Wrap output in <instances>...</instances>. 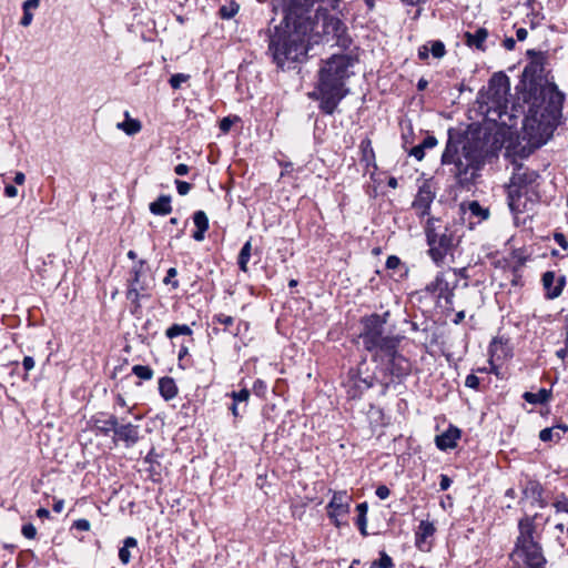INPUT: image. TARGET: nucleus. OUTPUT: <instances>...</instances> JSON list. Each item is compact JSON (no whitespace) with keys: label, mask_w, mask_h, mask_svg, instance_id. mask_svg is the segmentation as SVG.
I'll use <instances>...</instances> for the list:
<instances>
[{"label":"nucleus","mask_w":568,"mask_h":568,"mask_svg":"<svg viewBox=\"0 0 568 568\" xmlns=\"http://www.w3.org/2000/svg\"><path fill=\"white\" fill-rule=\"evenodd\" d=\"M316 2H327L337 9L339 0H272L274 9L281 8L284 13L268 41V52L280 69L290 68L306 55L308 34L314 27L311 13Z\"/></svg>","instance_id":"f257e3e1"},{"label":"nucleus","mask_w":568,"mask_h":568,"mask_svg":"<svg viewBox=\"0 0 568 568\" xmlns=\"http://www.w3.org/2000/svg\"><path fill=\"white\" fill-rule=\"evenodd\" d=\"M351 67L352 59L346 54H334L321 67L316 90L310 93V98L320 101L323 113L333 114L348 94L346 80L351 75Z\"/></svg>","instance_id":"f03ea898"},{"label":"nucleus","mask_w":568,"mask_h":568,"mask_svg":"<svg viewBox=\"0 0 568 568\" xmlns=\"http://www.w3.org/2000/svg\"><path fill=\"white\" fill-rule=\"evenodd\" d=\"M486 143L479 139L467 140L462 152L458 153V146L449 139L442 154L444 165L453 164L450 172L454 174L457 184L462 187H469L479 176V172L485 165Z\"/></svg>","instance_id":"7ed1b4c3"},{"label":"nucleus","mask_w":568,"mask_h":568,"mask_svg":"<svg viewBox=\"0 0 568 568\" xmlns=\"http://www.w3.org/2000/svg\"><path fill=\"white\" fill-rule=\"evenodd\" d=\"M424 229L429 246L428 254L437 265H440L460 243L462 226L457 223L443 225L439 219L428 217Z\"/></svg>","instance_id":"20e7f679"},{"label":"nucleus","mask_w":568,"mask_h":568,"mask_svg":"<svg viewBox=\"0 0 568 568\" xmlns=\"http://www.w3.org/2000/svg\"><path fill=\"white\" fill-rule=\"evenodd\" d=\"M538 178L535 171L523 165L513 173L508 187V205L515 215L528 210L537 201Z\"/></svg>","instance_id":"39448f33"},{"label":"nucleus","mask_w":568,"mask_h":568,"mask_svg":"<svg viewBox=\"0 0 568 568\" xmlns=\"http://www.w3.org/2000/svg\"><path fill=\"white\" fill-rule=\"evenodd\" d=\"M518 530L513 556L521 559L528 568H545L546 558L541 546L534 539L535 517H523L518 523Z\"/></svg>","instance_id":"423d86ee"},{"label":"nucleus","mask_w":568,"mask_h":568,"mask_svg":"<svg viewBox=\"0 0 568 568\" xmlns=\"http://www.w3.org/2000/svg\"><path fill=\"white\" fill-rule=\"evenodd\" d=\"M399 342V339L388 341V344L379 348L378 353L372 356L385 375L390 376V379L385 383L386 386L394 378L398 381L406 378L412 372L410 361L398 353Z\"/></svg>","instance_id":"0eeeda50"},{"label":"nucleus","mask_w":568,"mask_h":568,"mask_svg":"<svg viewBox=\"0 0 568 568\" xmlns=\"http://www.w3.org/2000/svg\"><path fill=\"white\" fill-rule=\"evenodd\" d=\"M362 324L361 338L365 349L372 353V356L378 353L379 348L388 344V341L399 339L396 336L384 335L385 320L378 314L364 317Z\"/></svg>","instance_id":"6e6552de"},{"label":"nucleus","mask_w":568,"mask_h":568,"mask_svg":"<svg viewBox=\"0 0 568 568\" xmlns=\"http://www.w3.org/2000/svg\"><path fill=\"white\" fill-rule=\"evenodd\" d=\"M458 284V277L455 270L448 272H440L436 275L434 281L426 285V291L432 294H437L439 298H444L447 306L453 305L454 290Z\"/></svg>","instance_id":"1a4fd4ad"},{"label":"nucleus","mask_w":568,"mask_h":568,"mask_svg":"<svg viewBox=\"0 0 568 568\" xmlns=\"http://www.w3.org/2000/svg\"><path fill=\"white\" fill-rule=\"evenodd\" d=\"M351 501L352 497L345 490L335 491L333 494L326 509L327 516L336 527L342 525L341 519L349 513Z\"/></svg>","instance_id":"9d476101"},{"label":"nucleus","mask_w":568,"mask_h":568,"mask_svg":"<svg viewBox=\"0 0 568 568\" xmlns=\"http://www.w3.org/2000/svg\"><path fill=\"white\" fill-rule=\"evenodd\" d=\"M140 440V426L132 423H125L124 417H119L113 442H122L126 448L133 447Z\"/></svg>","instance_id":"9b49d317"},{"label":"nucleus","mask_w":568,"mask_h":568,"mask_svg":"<svg viewBox=\"0 0 568 568\" xmlns=\"http://www.w3.org/2000/svg\"><path fill=\"white\" fill-rule=\"evenodd\" d=\"M510 90L509 78L503 72L495 73L488 83L489 98L498 105L507 102V95Z\"/></svg>","instance_id":"f8f14e48"},{"label":"nucleus","mask_w":568,"mask_h":568,"mask_svg":"<svg viewBox=\"0 0 568 568\" xmlns=\"http://www.w3.org/2000/svg\"><path fill=\"white\" fill-rule=\"evenodd\" d=\"M542 99L548 101L551 118L556 120L560 115L565 95L558 90L555 83H548L541 88Z\"/></svg>","instance_id":"ddd939ff"},{"label":"nucleus","mask_w":568,"mask_h":568,"mask_svg":"<svg viewBox=\"0 0 568 568\" xmlns=\"http://www.w3.org/2000/svg\"><path fill=\"white\" fill-rule=\"evenodd\" d=\"M144 261H140L139 265H135L132 270L131 277L129 280V287L126 291V298L132 303L139 304V300L143 296V292L148 290V286L141 281V270Z\"/></svg>","instance_id":"4468645a"},{"label":"nucleus","mask_w":568,"mask_h":568,"mask_svg":"<svg viewBox=\"0 0 568 568\" xmlns=\"http://www.w3.org/2000/svg\"><path fill=\"white\" fill-rule=\"evenodd\" d=\"M435 199V193L430 190V186L423 184L413 201L412 207L415 210L418 217L429 215L430 205Z\"/></svg>","instance_id":"2eb2a0df"},{"label":"nucleus","mask_w":568,"mask_h":568,"mask_svg":"<svg viewBox=\"0 0 568 568\" xmlns=\"http://www.w3.org/2000/svg\"><path fill=\"white\" fill-rule=\"evenodd\" d=\"M119 417L110 413H98L91 418L92 428L103 435L114 434Z\"/></svg>","instance_id":"dca6fc26"},{"label":"nucleus","mask_w":568,"mask_h":568,"mask_svg":"<svg viewBox=\"0 0 568 568\" xmlns=\"http://www.w3.org/2000/svg\"><path fill=\"white\" fill-rule=\"evenodd\" d=\"M523 500H529L532 506L544 508L547 506V500L544 498V488L536 480H528L523 489Z\"/></svg>","instance_id":"f3484780"},{"label":"nucleus","mask_w":568,"mask_h":568,"mask_svg":"<svg viewBox=\"0 0 568 568\" xmlns=\"http://www.w3.org/2000/svg\"><path fill=\"white\" fill-rule=\"evenodd\" d=\"M541 281L548 300H554L560 296L566 285L565 277L561 276L556 280L555 273L551 271L544 273Z\"/></svg>","instance_id":"a211bd4d"},{"label":"nucleus","mask_w":568,"mask_h":568,"mask_svg":"<svg viewBox=\"0 0 568 568\" xmlns=\"http://www.w3.org/2000/svg\"><path fill=\"white\" fill-rule=\"evenodd\" d=\"M527 55L530 58V62L525 67L524 74L532 78H541L545 70V53L531 49L527 51Z\"/></svg>","instance_id":"6ab92c4d"},{"label":"nucleus","mask_w":568,"mask_h":568,"mask_svg":"<svg viewBox=\"0 0 568 568\" xmlns=\"http://www.w3.org/2000/svg\"><path fill=\"white\" fill-rule=\"evenodd\" d=\"M488 36L489 32L486 28H477L474 32L467 31L464 33V42L471 49L485 52Z\"/></svg>","instance_id":"aec40b11"},{"label":"nucleus","mask_w":568,"mask_h":568,"mask_svg":"<svg viewBox=\"0 0 568 568\" xmlns=\"http://www.w3.org/2000/svg\"><path fill=\"white\" fill-rule=\"evenodd\" d=\"M459 438L460 430L455 426H449L444 433L436 436L435 443L438 449L447 450L455 448Z\"/></svg>","instance_id":"412c9836"},{"label":"nucleus","mask_w":568,"mask_h":568,"mask_svg":"<svg viewBox=\"0 0 568 568\" xmlns=\"http://www.w3.org/2000/svg\"><path fill=\"white\" fill-rule=\"evenodd\" d=\"M436 528L432 521L422 520L415 531V545L418 549L424 550L427 538L432 537Z\"/></svg>","instance_id":"4be33fe9"},{"label":"nucleus","mask_w":568,"mask_h":568,"mask_svg":"<svg viewBox=\"0 0 568 568\" xmlns=\"http://www.w3.org/2000/svg\"><path fill=\"white\" fill-rule=\"evenodd\" d=\"M460 209L464 213H469V217L476 219L477 223L486 221L490 215L488 207L481 206L478 201L463 203Z\"/></svg>","instance_id":"5701e85b"},{"label":"nucleus","mask_w":568,"mask_h":568,"mask_svg":"<svg viewBox=\"0 0 568 568\" xmlns=\"http://www.w3.org/2000/svg\"><path fill=\"white\" fill-rule=\"evenodd\" d=\"M159 392L165 400H171L178 395V386L172 377L164 376L159 379Z\"/></svg>","instance_id":"b1692460"},{"label":"nucleus","mask_w":568,"mask_h":568,"mask_svg":"<svg viewBox=\"0 0 568 568\" xmlns=\"http://www.w3.org/2000/svg\"><path fill=\"white\" fill-rule=\"evenodd\" d=\"M150 212L154 215H168L172 212L171 196L160 195L156 201L150 203Z\"/></svg>","instance_id":"393cba45"},{"label":"nucleus","mask_w":568,"mask_h":568,"mask_svg":"<svg viewBox=\"0 0 568 568\" xmlns=\"http://www.w3.org/2000/svg\"><path fill=\"white\" fill-rule=\"evenodd\" d=\"M437 143L438 141L434 135H427L422 143L412 148L408 154L417 161H422L425 156V150L435 148Z\"/></svg>","instance_id":"a878e982"},{"label":"nucleus","mask_w":568,"mask_h":568,"mask_svg":"<svg viewBox=\"0 0 568 568\" xmlns=\"http://www.w3.org/2000/svg\"><path fill=\"white\" fill-rule=\"evenodd\" d=\"M551 397V390L546 388H540L537 393L525 392L523 398L529 404H545Z\"/></svg>","instance_id":"bb28decb"},{"label":"nucleus","mask_w":568,"mask_h":568,"mask_svg":"<svg viewBox=\"0 0 568 568\" xmlns=\"http://www.w3.org/2000/svg\"><path fill=\"white\" fill-rule=\"evenodd\" d=\"M116 128L128 135H134L142 129L141 122L136 119H131L129 112H125V121L119 122Z\"/></svg>","instance_id":"cd10ccee"},{"label":"nucleus","mask_w":568,"mask_h":568,"mask_svg":"<svg viewBox=\"0 0 568 568\" xmlns=\"http://www.w3.org/2000/svg\"><path fill=\"white\" fill-rule=\"evenodd\" d=\"M138 541L134 537H126L123 546L119 549V559L123 565H128L131 560L130 548H135Z\"/></svg>","instance_id":"c85d7f7f"},{"label":"nucleus","mask_w":568,"mask_h":568,"mask_svg":"<svg viewBox=\"0 0 568 568\" xmlns=\"http://www.w3.org/2000/svg\"><path fill=\"white\" fill-rule=\"evenodd\" d=\"M356 510L358 513L356 525L363 536H367V511H368V505L366 501L361 503L356 506Z\"/></svg>","instance_id":"c756f323"},{"label":"nucleus","mask_w":568,"mask_h":568,"mask_svg":"<svg viewBox=\"0 0 568 568\" xmlns=\"http://www.w3.org/2000/svg\"><path fill=\"white\" fill-rule=\"evenodd\" d=\"M40 4V0H27L23 2V16L21 18L20 24L23 27H28L31 24L33 16L31 13V9H37Z\"/></svg>","instance_id":"7c9ffc66"},{"label":"nucleus","mask_w":568,"mask_h":568,"mask_svg":"<svg viewBox=\"0 0 568 568\" xmlns=\"http://www.w3.org/2000/svg\"><path fill=\"white\" fill-rule=\"evenodd\" d=\"M251 251H252V243H251V241H247L242 246L240 254H239V258H237L239 267L243 272H247V270H248L247 264H248V261L251 257Z\"/></svg>","instance_id":"2f4dec72"},{"label":"nucleus","mask_w":568,"mask_h":568,"mask_svg":"<svg viewBox=\"0 0 568 568\" xmlns=\"http://www.w3.org/2000/svg\"><path fill=\"white\" fill-rule=\"evenodd\" d=\"M166 337L174 338L180 335H192V329L186 324H173L165 332Z\"/></svg>","instance_id":"473e14b6"},{"label":"nucleus","mask_w":568,"mask_h":568,"mask_svg":"<svg viewBox=\"0 0 568 568\" xmlns=\"http://www.w3.org/2000/svg\"><path fill=\"white\" fill-rule=\"evenodd\" d=\"M426 44H428L429 53L435 59H442L446 55V47L445 43L440 40H433L428 41Z\"/></svg>","instance_id":"72a5a7b5"},{"label":"nucleus","mask_w":568,"mask_h":568,"mask_svg":"<svg viewBox=\"0 0 568 568\" xmlns=\"http://www.w3.org/2000/svg\"><path fill=\"white\" fill-rule=\"evenodd\" d=\"M132 373L143 381H150L153 377V369L150 366L145 365H134L132 367Z\"/></svg>","instance_id":"f704fd0d"},{"label":"nucleus","mask_w":568,"mask_h":568,"mask_svg":"<svg viewBox=\"0 0 568 568\" xmlns=\"http://www.w3.org/2000/svg\"><path fill=\"white\" fill-rule=\"evenodd\" d=\"M559 430L560 429H558L557 426L550 427V428H544L539 433V439L541 442H550L554 439L559 440L561 438Z\"/></svg>","instance_id":"c9c22d12"},{"label":"nucleus","mask_w":568,"mask_h":568,"mask_svg":"<svg viewBox=\"0 0 568 568\" xmlns=\"http://www.w3.org/2000/svg\"><path fill=\"white\" fill-rule=\"evenodd\" d=\"M240 6L235 2H230L226 6H222L219 10L222 19H231L239 12Z\"/></svg>","instance_id":"e433bc0d"},{"label":"nucleus","mask_w":568,"mask_h":568,"mask_svg":"<svg viewBox=\"0 0 568 568\" xmlns=\"http://www.w3.org/2000/svg\"><path fill=\"white\" fill-rule=\"evenodd\" d=\"M393 559L385 552L381 551L379 559L372 562L371 568H393Z\"/></svg>","instance_id":"4c0bfd02"},{"label":"nucleus","mask_w":568,"mask_h":568,"mask_svg":"<svg viewBox=\"0 0 568 568\" xmlns=\"http://www.w3.org/2000/svg\"><path fill=\"white\" fill-rule=\"evenodd\" d=\"M359 148H361L364 161L369 162L371 160H373L375 158L374 150L372 146V141L369 139H364L361 142Z\"/></svg>","instance_id":"58836bf2"},{"label":"nucleus","mask_w":568,"mask_h":568,"mask_svg":"<svg viewBox=\"0 0 568 568\" xmlns=\"http://www.w3.org/2000/svg\"><path fill=\"white\" fill-rule=\"evenodd\" d=\"M193 222H194L196 229H203V230L209 229V219L204 211H196L193 214Z\"/></svg>","instance_id":"ea45409f"},{"label":"nucleus","mask_w":568,"mask_h":568,"mask_svg":"<svg viewBox=\"0 0 568 568\" xmlns=\"http://www.w3.org/2000/svg\"><path fill=\"white\" fill-rule=\"evenodd\" d=\"M189 78H190L189 74L175 73L170 78L169 83L172 87V89L178 90V89H180L182 83H184L189 80Z\"/></svg>","instance_id":"a19ab883"},{"label":"nucleus","mask_w":568,"mask_h":568,"mask_svg":"<svg viewBox=\"0 0 568 568\" xmlns=\"http://www.w3.org/2000/svg\"><path fill=\"white\" fill-rule=\"evenodd\" d=\"M230 397L233 399L234 403H246L250 398V390L247 388H243L239 392H232L230 394Z\"/></svg>","instance_id":"79ce46f5"},{"label":"nucleus","mask_w":568,"mask_h":568,"mask_svg":"<svg viewBox=\"0 0 568 568\" xmlns=\"http://www.w3.org/2000/svg\"><path fill=\"white\" fill-rule=\"evenodd\" d=\"M213 323H219L225 326L227 328L229 326H232L234 323V318L230 315H225L223 313L216 314L213 316Z\"/></svg>","instance_id":"37998d69"},{"label":"nucleus","mask_w":568,"mask_h":568,"mask_svg":"<svg viewBox=\"0 0 568 568\" xmlns=\"http://www.w3.org/2000/svg\"><path fill=\"white\" fill-rule=\"evenodd\" d=\"M178 275V271L175 267H171L166 272V276L164 277L163 282L164 284H171L173 288L179 287V282L173 280Z\"/></svg>","instance_id":"c03bdc74"},{"label":"nucleus","mask_w":568,"mask_h":568,"mask_svg":"<svg viewBox=\"0 0 568 568\" xmlns=\"http://www.w3.org/2000/svg\"><path fill=\"white\" fill-rule=\"evenodd\" d=\"M554 507L558 513L564 511L568 513V497L561 495L555 503Z\"/></svg>","instance_id":"a18cd8bd"},{"label":"nucleus","mask_w":568,"mask_h":568,"mask_svg":"<svg viewBox=\"0 0 568 568\" xmlns=\"http://www.w3.org/2000/svg\"><path fill=\"white\" fill-rule=\"evenodd\" d=\"M22 535L28 539H33L37 535V529L32 524H26L21 529Z\"/></svg>","instance_id":"49530a36"},{"label":"nucleus","mask_w":568,"mask_h":568,"mask_svg":"<svg viewBox=\"0 0 568 568\" xmlns=\"http://www.w3.org/2000/svg\"><path fill=\"white\" fill-rule=\"evenodd\" d=\"M73 527L81 531H88L90 530L91 524L88 519L80 518L73 523Z\"/></svg>","instance_id":"de8ad7c7"},{"label":"nucleus","mask_w":568,"mask_h":568,"mask_svg":"<svg viewBox=\"0 0 568 568\" xmlns=\"http://www.w3.org/2000/svg\"><path fill=\"white\" fill-rule=\"evenodd\" d=\"M176 190L180 195H186L191 190V184L185 181H175Z\"/></svg>","instance_id":"09e8293b"},{"label":"nucleus","mask_w":568,"mask_h":568,"mask_svg":"<svg viewBox=\"0 0 568 568\" xmlns=\"http://www.w3.org/2000/svg\"><path fill=\"white\" fill-rule=\"evenodd\" d=\"M465 386L468 388L477 389L479 386V378L474 374L467 375L465 379Z\"/></svg>","instance_id":"8fccbe9b"},{"label":"nucleus","mask_w":568,"mask_h":568,"mask_svg":"<svg viewBox=\"0 0 568 568\" xmlns=\"http://www.w3.org/2000/svg\"><path fill=\"white\" fill-rule=\"evenodd\" d=\"M376 496L379 498V499H386L389 497L390 495V490L387 486L385 485H379L377 488H376V491H375Z\"/></svg>","instance_id":"3c124183"},{"label":"nucleus","mask_w":568,"mask_h":568,"mask_svg":"<svg viewBox=\"0 0 568 568\" xmlns=\"http://www.w3.org/2000/svg\"><path fill=\"white\" fill-rule=\"evenodd\" d=\"M400 265V260L396 255H390L386 260V267L388 270H395Z\"/></svg>","instance_id":"603ef678"},{"label":"nucleus","mask_w":568,"mask_h":568,"mask_svg":"<svg viewBox=\"0 0 568 568\" xmlns=\"http://www.w3.org/2000/svg\"><path fill=\"white\" fill-rule=\"evenodd\" d=\"M417 55H418V59L422 61L427 60L429 57L428 44L425 43V44L420 45L417 50Z\"/></svg>","instance_id":"864d4df0"},{"label":"nucleus","mask_w":568,"mask_h":568,"mask_svg":"<svg viewBox=\"0 0 568 568\" xmlns=\"http://www.w3.org/2000/svg\"><path fill=\"white\" fill-rule=\"evenodd\" d=\"M34 359L33 357L31 356H24L23 361H22V366L24 368L26 372H30L31 369L34 368Z\"/></svg>","instance_id":"5fc2aeb1"},{"label":"nucleus","mask_w":568,"mask_h":568,"mask_svg":"<svg viewBox=\"0 0 568 568\" xmlns=\"http://www.w3.org/2000/svg\"><path fill=\"white\" fill-rule=\"evenodd\" d=\"M450 485H452V479L447 475L442 474L440 481H439L440 490H447L450 487Z\"/></svg>","instance_id":"6e6d98bb"},{"label":"nucleus","mask_w":568,"mask_h":568,"mask_svg":"<svg viewBox=\"0 0 568 568\" xmlns=\"http://www.w3.org/2000/svg\"><path fill=\"white\" fill-rule=\"evenodd\" d=\"M555 241L564 248V250H567L568 248V241L567 239L565 237L564 234L561 233H556L555 234Z\"/></svg>","instance_id":"4d7b16f0"},{"label":"nucleus","mask_w":568,"mask_h":568,"mask_svg":"<svg viewBox=\"0 0 568 568\" xmlns=\"http://www.w3.org/2000/svg\"><path fill=\"white\" fill-rule=\"evenodd\" d=\"M4 195L7 197H16L18 195V189L14 185L8 184L4 187Z\"/></svg>","instance_id":"13d9d810"},{"label":"nucleus","mask_w":568,"mask_h":568,"mask_svg":"<svg viewBox=\"0 0 568 568\" xmlns=\"http://www.w3.org/2000/svg\"><path fill=\"white\" fill-rule=\"evenodd\" d=\"M115 404L120 407H126L128 408V413L131 414L132 413V409L133 407H129L124 397L121 395V394H118L116 397H115Z\"/></svg>","instance_id":"bf43d9fd"},{"label":"nucleus","mask_w":568,"mask_h":568,"mask_svg":"<svg viewBox=\"0 0 568 568\" xmlns=\"http://www.w3.org/2000/svg\"><path fill=\"white\" fill-rule=\"evenodd\" d=\"M233 124V121L230 118H223L220 122V129L223 132H227Z\"/></svg>","instance_id":"052dcab7"},{"label":"nucleus","mask_w":568,"mask_h":568,"mask_svg":"<svg viewBox=\"0 0 568 568\" xmlns=\"http://www.w3.org/2000/svg\"><path fill=\"white\" fill-rule=\"evenodd\" d=\"M174 172L178 175H185L189 173V166L184 163H180L174 168Z\"/></svg>","instance_id":"680f3d73"},{"label":"nucleus","mask_w":568,"mask_h":568,"mask_svg":"<svg viewBox=\"0 0 568 568\" xmlns=\"http://www.w3.org/2000/svg\"><path fill=\"white\" fill-rule=\"evenodd\" d=\"M503 44L506 50L511 51L515 49L516 41L513 38H506Z\"/></svg>","instance_id":"e2e57ef3"},{"label":"nucleus","mask_w":568,"mask_h":568,"mask_svg":"<svg viewBox=\"0 0 568 568\" xmlns=\"http://www.w3.org/2000/svg\"><path fill=\"white\" fill-rule=\"evenodd\" d=\"M527 36H528V31L525 28H518L517 29L516 37H517L518 41L526 40Z\"/></svg>","instance_id":"0e129e2a"},{"label":"nucleus","mask_w":568,"mask_h":568,"mask_svg":"<svg viewBox=\"0 0 568 568\" xmlns=\"http://www.w3.org/2000/svg\"><path fill=\"white\" fill-rule=\"evenodd\" d=\"M207 230H203V229H196V231L193 233V239L197 242H201L204 240V234Z\"/></svg>","instance_id":"69168bd1"},{"label":"nucleus","mask_w":568,"mask_h":568,"mask_svg":"<svg viewBox=\"0 0 568 568\" xmlns=\"http://www.w3.org/2000/svg\"><path fill=\"white\" fill-rule=\"evenodd\" d=\"M556 356L561 361H565L566 358H568V348L565 346L564 348L558 349L556 352Z\"/></svg>","instance_id":"338daca9"},{"label":"nucleus","mask_w":568,"mask_h":568,"mask_svg":"<svg viewBox=\"0 0 568 568\" xmlns=\"http://www.w3.org/2000/svg\"><path fill=\"white\" fill-rule=\"evenodd\" d=\"M26 181V175L22 172H17L14 175V183L22 185Z\"/></svg>","instance_id":"774afa93"}]
</instances>
